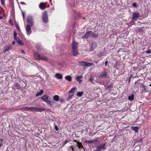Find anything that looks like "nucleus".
<instances>
[{"label": "nucleus", "mask_w": 151, "mask_h": 151, "mask_svg": "<svg viewBox=\"0 0 151 151\" xmlns=\"http://www.w3.org/2000/svg\"><path fill=\"white\" fill-rule=\"evenodd\" d=\"M16 26L17 27V28L18 30H20L19 27L18 25H16Z\"/></svg>", "instance_id": "50"}, {"label": "nucleus", "mask_w": 151, "mask_h": 151, "mask_svg": "<svg viewBox=\"0 0 151 151\" xmlns=\"http://www.w3.org/2000/svg\"><path fill=\"white\" fill-rule=\"evenodd\" d=\"M140 15V14L138 12H136L132 13V19L134 21H136L139 18Z\"/></svg>", "instance_id": "4"}, {"label": "nucleus", "mask_w": 151, "mask_h": 151, "mask_svg": "<svg viewBox=\"0 0 151 151\" xmlns=\"http://www.w3.org/2000/svg\"><path fill=\"white\" fill-rule=\"evenodd\" d=\"M100 144V142L99 140L97 139H96L95 142H94V144L95 146H97Z\"/></svg>", "instance_id": "29"}, {"label": "nucleus", "mask_w": 151, "mask_h": 151, "mask_svg": "<svg viewBox=\"0 0 151 151\" xmlns=\"http://www.w3.org/2000/svg\"><path fill=\"white\" fill-rule=\"evenodd\" d=\"M34 107L33 106H32L30 107H24V109H30L32 111H34Z\"/></svg>", "instance_id": "27"}, {"label": "nucleus", "mask_w": 151, "mask_h": 151, "mask_svg": "<svg viewBox=\"0 0 151 151\" xmlns=\"http://www.w3.org/2000/svg\"><path fill=\"white\" fill-rule=\"evenodd\" d=\"M42 19L45 23H46L48 22V16L47 12L46 11H44L42 14Z\"/></svg>", "instance_id": "5"}, {"label": "nucleus", "mask_w": 151, "mask_h": 151, "mask_svg": "<svg viewBox=\"0 0 151 151\" xmlns=\"http://www.w3.org/2000/svg\"><path fill=\"white\" fill-rule=\"evenodd\" d=\"M90 81L92 83H93V80L91 78L90 79Z\"/></svg>", "instance_id": "44"}, {"label": "nucleus", "mask_w": 151, "mask_h": 151, "mask_svg": "<svg viewBox=\"0 0 151 151\" xmlns=\"http://www.w3.org/2000/svg\"><path fill=\"white\" fill-rule=\"evenodd\" d=\"M39 7L41 9H44L46 8V6L44 3H42L40 4Z\"/></svg>", "instance_id": "15"}, {"label": "nucleus", "mask_w": 151, "mask_h": 151, "mask_svg": "<svg viewBox=\"0 0 151 151\" xmlns=\"http://www.w3.org/2000/svg\"><path fill=\"white\" fill-rule=\"evenodd\" d=\"M37 49L38 50H40L41 49V46L39 45H37L36 46Z\"/></svg>", "instance_id": "35"}, {"label": "nucleus", "mask_w": 151, "mask_h": 151, "mask_svg": "<svg viewBox=\"0 0 151 151\" xmlns=\"http://www.w3.org/2000/svg\"><path fill=\"white\" fill-rule=\"evenodd\" d=\"M96 139L93 140H91V143H94V142H95Z\"/></svg>", "instance_id": "47"}, {"label": "nucleus", "mask_w": 151, "mask_h": 151, "mask_svg": "<svg viewBox=\"0 0 151 151\" xmlns=\"http://www.w3.org/2000/svg\"><path fill=\"white\" fill-rule=\"evenodd\" d=\"M91 31H88L83 36V37L87 38L88 37L91 36Z\"/></svg>", "instance_id": "9"}, {"label": "nucleus", "mask_w": 151, "mask_h": 151, "mask_svg": "<svg viewBox=\"0 0 151 151\" xmlns=\"http://www.w3.org/2000/svg\"><path fill=\"white\" fill-rule=\"evenodd\" d=\"M43 93V90H40V92H39V93H37L36 94V97H38L39 96H40L42 95V94Z\"/></svg>", "instance_id": "23"}, {"label": "nucleus", "mask_w": 151, "mask_h": 151, "mask_svg": "<svg viewBox=\"0 0 151 151\" xmlns=\"http://www.w3.org/2000/svg\"><path fill=\"white\" fill-rule=\"evenodd\" d=\"M27 22L29 24L31 27H33V22L32 18L31 17H28L27 19Z\"/></svg>", "instance_id": "8"}, {"label": "nucleus", "mask_w": 151, "mask_h": 151, "mask_svg": "<svg viewBox=\"0 0 151 151\" xmlns=\"http://www.w3.org/2000/svg\"><path fill=\"white\" fill-rule=\"evenodd\" d=\"M1 4L2 5H4V4L5 2L4 0H1Z\"/></svg>", "instance_id": "37"}, {"label": "nucleus", "mask_w": 151, "mask_h": 151, "mask_svg": "<svg viewBox=\"0 0 151 151\" xmlns=\"http://www.w3.org/2000/svg\"><path fill=\"white\" fill-rule=\"evenodd\" d=\"M12 44H13V45H14V44H15V41H13L12 42Z\"/></svg>", "instance_id": "55"}, {"label": "nucleus", "mask_w": 151, "mask_h": 151, "mask_svg": "<svg viewBox=\"0 0 151 151\" xmlns=\"http://www.w3.org/2000/svg\"><path fill=\"white\" fill-rule=\"evenodd\" d=\"M150 86H151V84H150Z\"/></svg>", "instance_id": "61"}, {"label": "nucleus", "mask_w": 151, "mask_h": 151, "mask_svg": "<svg viewBox=\"0 0 151 151\" xmlns=\"http://www.w3.org/2000/svg\"><path fill=\"white\" fill-rule=\"evenodd\" d=\"M17 33L16 32H14V37L17 36Z\"/></svg>", "instance_id": "45"}, {"label": "nucleus", "mask_w": 151, "mask_h": 151, "mask_svg": "<svg viewBox=\"0 0 151 151\" xmlns=\"http://www.w3.org/2000/svg\"><path fill=\"white\" fill-rule=\"evenodd\" d=\"M73 141L75 142H76L77 143V142H78V141H77L76 140H74Z\"/></svg>", "instance_id": "58"}, {"label": "nucleus", "mask_w": 151, "mask_h": 151, "mask_svg": "<svg viewBox=\"0 0 151 151\" xmlns=\"http://www.w3.org/2000/svg\"><path fill=\"white\" fill-rule=\"evenodd\" d=\"M12 46H6L4 47V49L3 50L4 52H5L7 51L10 50L12 48Z\"/></svg>", "instance_id": "14"}, {"label": "nucleus", "mask_w": 151, "mask_h": 151, "mask_svg": "<svg viewBox=\"0 0 151 151\" xmlns=\"http://www.w3.org/2000/svg\"><path fill=\"white\" fill-rule=\"evenodd\" d=\"M2 146V145L0 143V147Z\"/></svg>", "instance_id": "60"}, {"label": "nucleus", "mask_w": 151, "mask_h": 151, "mask_svg": "<svg viewBox=\"0 0 151 151\" xmlns=\"http://www.w3.org/2000/svg\"><path fill=\"white\" fill-rule=\"evenodd\" d=\"M92 36V37H97L98 36V34H96L95 33H94V32H91V36Z\"/></svg>", "instance_id": "26"}, {"label": "nucleus", "mask_w": 151, "mask_h": 151, "mask_svg": "<svg viewBox=\"0 0 151 151\" xmlns=\"http://www.w3.org/2000/svg\"><path fill=\"white\" fill-rule=\"evenodd\" d=\"M41 99L50 105H52L54 102L51 98L47 95H43Z\"/></svg>", "instance_id": "2"}, {"label": "nucleus", "mask_w": 151, "mask_h": 151, "mask_svg": "<svg viewBox=\"0 0 151 151\" xmlns=\"http://www.w3.org/2000/svg\"><path fill=\"white\" fill-rule=\"evenodd\" d=\"M60 101L61 102H63V101L64 100H63V99H61Z\"/></svg>", "instance_id": "53"}, {"label": "nucleus", "mask_w": 151, "mask_h": 151, "mask_svg": "<svg viewBox=\"0 0 151 151\" xmlns=\"http://www.w3.org/2000/svg\"><path fill=\"white\" fill-rule=\"evenodd\" d=\"M44 110V109L42 108L34 107V111L41 112Z\"/></svg>", "instance_id": "11"}, {"label": "nucleus", "mask_w": 151, "mask_h": 151, "mask_svg": "<svg viewBox=\"0 0 151 151\" xmlns=\"http://www.w3.org/2000/svg\"><path fill=\"white\" fill-rule=\"evenodd\" d=\"M68 142V141L67 140H65V141L63 142V145H65L66 143H67Z\"/></svg>", "instance_id": "39"}, {"label": "nucleus", "mask_w": 151, "mask_h": 151, "mask_svg": "<svg viewBox=\"0 0 151 151\" xmlns=\"http://www.w3.org/2000/svg\"><path fill=\"white\" fill-rule=\"evenodd\" d=\"M83 78V76H79L76 77V80L78 81L79 83H80L82 81L81 79Z\"/></svg>", "instance_id": "17"}, {"label": "nucleus", "mask_w": 151, "mask_h": 151, "mask_svg": "<svg viewBox=\"0 0 151 151\" xmlns=\"http://www.w3.org/2000/svg\"><path fill=\"white\" fill-rule=\"evenodd\" d=\"M55 77L58 79H61L63 78V76L60 73H56L55 75Z\"/></svg>", "instance_id": "16"}, {"label": "nucleus", "mask_w": 151, "mask_h": 151, "mask_svg": "<svg viewBox=\"0 0 151 151\" xmlns=\"http://www.w3.org/2000/svg\"><path fill=\"white\" fill-rule=\"evenodd\" d=\"M22 15H23V19H24V14L23 12L22 13Z\"/></svg>", "instance_id": "52"}, {"label": "nucleus", "mask_w": 151, "mask_h": 151, "mask_svg": "<svg viewBox=\"0 0 151 151\" xmlns=\"http://www.w3.org/2000/svg\"><path fill=\"white\" fill-rule=\"evenodd\" d=\"M76 87H74L70 89V90L69 91V93L73 94L74 92L75 91L76 89Z\"/></svg>", "instance_id": "19"}, {"label": "nucleus", "mask_w": 151, "mask_h": 151, "mask_svg": "<svg viewBox=\"0 0 151 151\" xmlns=\"http://www.w3.org/2000/svg\"><path fill=\"white\" fill-rule=\"evenodd\" d=\"M108 63V61H106L105 62V66H106L107 65V64Z\"/></svg>", "instance_id": "43"}, {"label": "nucleus", "mask_w": 151, "mask_h": 151, "mask_svg": "<svg viewBox=\"0 0 151 151\" xmlns=\"http://www.w3.org/2000/svg\"><path fill=\"white\" fill-rule=\"evenodd\" d=\"M132 129L134 130L136 132H138L139 127H132Z\"/></svg>", "instance_id": "25"}, {"label": "nucleus", "mask_w": 151, "mask_h": 151, "mask_svg": "<svg viewBox=\"0 0 151 151\" xmlns=\"http://www.w3.org/2000/svg\"><path fill=\"white\" fill-rule=\"evenodd\" d=\"M9 22L12 25H13L11 19H10L9 21Z\"/></svg>", "instance_id": "42"}, {"label": "nucleus", "mask_w": 151, "mask_h": 151, "mask_svg": "<svg viewBox=\"0 0 151 151\" xmlns=\"http://www.w3.org/2000/svg\"><path fill=\"white\" fill-rule=\"evenodd\" d=\"M84 142L86 143H88V144H91V141H89L88 140H86L84 141Z\"/></svg>", "instance_id": "36"}, {"label": "nucleus", "mask_w": 151, "mask_h": 151, "mask_svg": "<svg viewBox=\"0 0 151 151\" xmlns=\"http://www.w3.org/2000/svg\"><path fill=\"white\" fill-rule=\"evenodd\" d=\"M99 53L98 55V56H101L102 55V54L101 53V52H99Z\"/></svg>", "instance_id": "46"}, {"label": "nucleus", "mask_w": 151, "mask_h": 151, "mask_svg": "<svg viewBox=\"0 0 151 151\" xmlns=\"http://www.w3.org/2000/svg\"><path fill=\"white\" fill-rule=\"evenodd\" d=\"M2 18V17L0 16V19H1Z\"/></svg>", "instance_id": "59"}, {"label": "nucleus", "mask_w": 151, "mask_h": 151, "mask_svg": "<svg viewBox=\"0 0 151 151\" xmlns=\"http://www.w3.org/2000/svg\"><path fill=\"white\" fill-rule=\"evenodd\" d=\"M21 4H25L24 3V2H20V3Z\"/></svg>", "instance_id": "54"}, {"label": "nucleus", "mask_w": 151, "mask_h": 151, "mask_svg": "<svg viewBox=\"0 0 151 151\" xmlns=\"http://www.w3.org/2000/svg\"><path fill=\"white\" fill-rule=\"evenodd\" d=\"M141 88L142 89V92L144 91H145L146 89V87L143 85L141 86Z\"/></svg>", "instance_id": "33"}, {"label": "nucleus", "mask_w": 151, "mask_h": 151, "mask_svg": "<svg viewBox=\"0 0 151 151\" xmlns=\"http://www.w3.org/2000/svg\"><path fill=\"white\" fill-rule=\"evenodd\" d=\"M84 93L83 92H78L77 93V96L81 97L83 94Z\"/></svg>", "instance_id": "30"}, {"label": "nucleus", "mask_w": 151, "mask_h": 151, "mask_svg": "<svg viewBox=\"0 0 151 151\" xmlns=\"http://www.w3.org/2000/svg\"><path fill=\"white\" fill-rule=\"evenodd\" d=\"M113 87V85L112 84H109L107 86V88L109 89Z\"/></svg>", "instance_id": "34"}, {"label": "nucleus", "mask_w": 151, "mask_h": 151, "mask_svg": "<svg viewBox=\"0 0 151 151\" xmlns=\"http://www.w3.org/2000/svg\"><path fill=\"white\" fill-rule=\"evenodd\" d=\"M17 42L19 45H23V43L19 38H18L17 40Z\"/></svg>", "instance_id": "22"}, {"label": "nucleus", "mask_w": 151, "mask_h": 151, "mask_svg": "<svg viewBox=\"0 0 151 151\" xmlns=\"http://www.w3.org/2000/svg\"><path fill=\"white\" fill-rule=\"evenodd\" d=\"M132 6H134L135 7H137V4L136 3H133V4H132Z\"/></svg>", "instance_id": "38"}, {"label": "nucleus", "mask_w": 151, "mask_h": 151, "mask_svg": "<svg viewBox=\"0 0 151 151\" xmlns=\"http://www.w3.org/2000/svg\"><path fill=\"white\" fill-rule=\"evenodd\" d=\"M77 146L79 148H83V146L82 145V143L79 142H77Z\"/></svg>", "instance_id": "21"}, {"label": "nucleus", "mask_w": 151, "mask_h": 151, "mask_svg": "<svg viewBox=\"0 0 151 151\" xmlns=\"http://www.w3.org/2000/svg\"><path fill=\"white\" fill-rule=\"evenodd\" d=\"M107 75V73L106 72H104L103 73H102L101 74V75L99 76V77H102L103 78H106Z\"/></svg>", "instance_id": "18"}, {"label": "nucleus", "mask_w": 151, "mask_h": 151, "mask_svg": "<svg viewBox=\"0 0 151 151\" xmlns=\"http://www.w3.org/2000/svg\"><path fill=\"white\" fill-rule=\"evenodd\" d=\"M128 99L130 101L133 100L134 99V95L132 94L131 96H129L128 97Z\"/></svg>", "instance_id": "31"}, {"label": "nucleus", "mask_w": 151, "mask_h": 151, "mask_svg": "<svg viewBox=\"0 0 151 151\" xmlns=\"http://www.w3.org/2000/svg\"><path fill=\"white\" fill-rule=\"evenodd\" d=\"M70 93H69V95L68 96V97L67 99L68 100H69L71 98L73 97V96L74 95V94H70Z\"/></svg>", "instance_id": "32"}, {"label": "nucleus", "mask_w": 151, "mask_h": 151, "mask_svg": "<svg viewBox=\"0 0 151 151\" xmlns=\"http://www.w3.org/2000/svg\"><path fill=\"white\" fill-rule=\"evenodd\" d=\"M79 63L82 66L84 67H90L94 66V64L92 63H89L84 61H81L79 62Z\"/></svg>", "instance_id": "3"}, {"label": "nucleus", "mask_w": 151, "mask_h": 151, "mask_svg": "<svg viewBox=\"0 0 151 151\" xmlns=\"http://www.w3.org/2000/svg\"><path fill=\"white\" fill-rule=\"evenodd\" d=\"M21 52H22V53H24L25 54V52H24V50H21Z\"/></svg>", "instance_id": "56"}, {"label": "nucleus", "mask_w": 151, "mask_h": 151, "mask_svg": "<svg viewBox=\"0 0 151 151\" xmlns=\"http://www.w3.org/2000/svg\"><path fill=\"white\" fill-rule=\"evenodd\" d=\"M65 79L68 81H72V78L70 76H68L65 77Z\"/></svg>", "instance_id": "20"}, {"label": "nucleus", "mask_w": 151, "mask_h": 151, "mask_svg": "<svg viewBox=\"0 0 151 151\" xmlns=\"http://www.w3.org/2000/svg\"><path fill=\"white\" fill-rule=\"evenodd\" d=\"M78 43L73 41L72 45V54L74 56H76L78 54Z\"/></svg>", "instance_id": "1"}, {"label": "nucleus", "mask_w": 151, "mask_h": 151, "mask_svg": "<svg viewBox=\"0 0 151 151\" xmlns=\"http://www.w3.org/2000/svg\"><path fill=\"white\" fill-rule=\"evenodd\" d=\"M131 77V76H130L128 80L129 81V82L130 81V78Z\"/></svg>", "instance_id": "51"}, {"label": "nucleus", "mask_w": 151, "mask_h": 151, "mask_svg": "<svg viewBox=\"0 0 151 151\" xmlns=\"http://www.w3.org/2000/svg\"><path fill=\"white\" fill-rule=\"evenodd\" d=\"M70 147L72 149V151H74L75 150L74 148L72 146H70Z\"/></svg>", "instance_id": "48"}, {"label": "nucleus", "mask_w": 151, "mask_h": 151, "mask_svg": "<svg viewBox=\"0 0 151 151\" xmlns=\"http://www.w3.org/2000/svg\"><path fill=\"white\" fill-rule=\"evenodd\" d=\"M96 47V43L95 42H93L91 43V47L90 49V51L93 50Z\"/></svg>", "instance_id": "10"}, {"label": "nucleus", "mask_w": 151, "mask_h": 151, "mask_svg": "<svg viewBox=\"0 0 151 151\" xmlns=\"http://www.w3.org/2000/svg\"><path fill=\"white\" fill-rule=\"evenodd\" d=\"M18 38H19L18 37H17V36H14V38L15 40H17V39Z\"/></svg>", "instance_id": "49"}, {"label": "nucleus", "mask_w": 151, "mask_h": 151, "mask_svg": "<svg viewBox=\"0 0 151 151\" xmlns=\"http://www.w3.org/2000/svg\"><path fill=\"white\" fill-rule=\"evenodd\" d=\"M40 60H43L47 61L48 60V58L46 56L43 55H40Z\"/></svg>", "instance_id": "13"}, {"label": "nucleus", "mask_w": 151, "mask_h": 151, "mask_svg": "<svg viewBox=\"0 0 151 151\" xmlns=\"http://www.w3.org/2000/svg\"><path fill=\"white\" fill-rule=\"evenodd\" d=\"M55 129L57 130V131H58V130H59V129L58 128V127L57 126V125H55Z\"/></svg>", "instance_id": "41"}, {"label": "nucleus", "mask_w": 151, "mask_h": 151, "mask_svg": "<svg viewBox=\"0 0 151 151\" xmlns=\"http://www.w3.org/2000/svg\"><path fill=\"white\" fill-rule=\"evenodd\" d=\"M31 27L29 25H27L26 27V31L27 34L28 35H29L31 34V27Z\"/></svg>", "instance_id": "7"}, {"label": "nucleus", "mask_w": 151, "mask_h": 151, "mask_svg": "<svg viewBox=\"0 0 151 151\" xmlns=\"http://www.w3.org/2000/svg\"><path fill=\"white\" fill-rule=\"evenodd\" d=\"M40 55L37 52H35L34 53V56L35 58L37 60H40Z\"/></svg>", "instance_id": "12"}, {"label": "nucleus", "mask_w": 151, "mask_h": 151, "mask_svg": "<svg viewBox=\"0 0 151 151\" xmlns=\"http://www.w3.org/2000/svg\"><path fill=\"white\" fill-rule=\"evenodd\" d=\"M146 53H151V50H148L146 51Z\"/></svg>", "instance_id": "40"}, {"label": "nucleus", "mask_w": 151, "mask_h": 151, "mask_svg": "<svg viewBox=\"0 0 151 151\" xmlns=\"http://www.w3.org/2000/svg\"><path fill=\"white\" fill-rule=\"evenodd\" d=\"M105 146L106 144L103 143L97 147H96L97 148L95 150V151H101L102 149H105Z\"/></svg>", "instance_id": "6"}, {"label": "nucleus", "mask_w": 151, "mask_h": 151, "mask_svg": "<svg viewBox=\"0 0 151 151\" xmlns=\"http://www.w3.org/2000/svg\"><path fill=\"white\" fill-rule=\"evenodd\" d=\"M15 86L17 87L18 89H21V87L19 84L18 83H14Z\"/></svg>", "instance_id": "28"}, {"label": "nucleus", "mask_w": 151, "mask_h": 151, "mask_svg": "<svg viewBox=\"0 0 151 151\" xmlns=\"http://www.w3.org/2000/svg\"><path fill=\"white\" fill-rule=\"evenodd\" d=\"M53 100L55 101H58L59 100V96L58 95H55L53 97Z\"/></svg>", "instance_id": "24"}, {"label": "nucleus", "mask_w": 151, "mask_h": 151, "mask_svg": "<svg viewBox=\"0 0 151 151\" xmlns=\"http://www.w3.org/2000/svg\"><path fill=\"white\" fill-rule=\"evenodd\" d=\"M99 62L98 60H97L96 61H95V62L96 63H97L98 62Z\"/></svg>", "instance_id": "57"}]
</instances>
